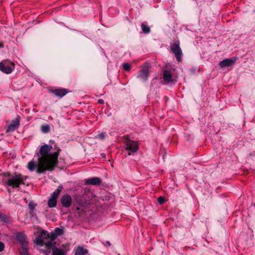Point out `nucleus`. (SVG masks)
Returning a JSON list of instances; mask_svg holds the SVG:
<instances>
[{
  "mask_svg": "<svg viewBox=\"0 0 255 255\" xmlns=\"http://www.w3.org/2000/svg\"><path fill=\"white\" fill-rule=\"evenodd\" d=\"M62 186H59L53 192V193L51 195V197L57 200V199L59 196V193L62 190Z\"/></svg>",
  "mask_w": 255,
  "mask_h": 255,
  "instance_id": "17",
  "label": "nucleus"
},
{
  "mask_svg": "<svg viewBox=\"0 0 255 255\" xmlns=\"http://www.w3.org/2000/svg\"><path fill=\"white\" fill-rule=\"evenodd\" d=\"M52 93L57 96L62 97L67 93L65 89H55L52 91Z\"/></svg>",
  "mask_w": 255,
  "mask_h": 255,
  "instance_id": "13",
  "label": "nucleus"
},
{
  "mask_svg": "<svg viewBox=\"0 0 255 255\" xmlns=\"http://www.w3.org/2000/svg\"><path fill=\"white\" fill-rule=\"evenodd\" d=\"M4 244L2 242H0V252L4 250Z\"/></svg>",
  "mask_w": 255,
  "mask_h": 255,
  "instance_id": "26",
  "label": "nucleus"
},
{
  "mask_svg": "<svg viewBox=\"0 0 255 255\" xmlns=\"http://www.w3.org/2000/svg\"><path fill=\"white\" fill-rule=\"evenodd\" d=\"M106 136V133H101L99 134H98L97 136H96V138H98L100 139H104Z\"/></svg>",
  "mask_w": 255,
  "mask_h": 255,
  "instance_id": "24",
  "label": "nucleus"
},
{
  "mask_svg": "<svg viewBox=\"0 0 255 255\" xmlns=\"http://www.w3.org/2000/svg\"><path fill=\"white\" fill-rule=\"evenodd\" d=\"M57 200L50 197L48 201V205L50 208H53L56 206Z\"/></svg>",
  "mask_w": 255,
  "mask_h": 255,
  "instance_id": "19",
  "label": "nucleus"
},
{
  "mask_svg": "<svg viewBox=\"0 0 255 255\" xmlns=\"http://www.w3.org/2000/svg\"><path fill=\"white\" fill-rule=\"evenodd\" d=\"M3 44H0V47H3Z\"/></svg>",
  "mask_w": 255,
  "mask_h": 255,
  "instance_id": "30",
  "label": "nucleus"
},
{
  "mask_svg": "<svg viewBox=\"0 0 255 255\" xmlns=\"http://www.w3.org/2000/svg\"><path fill=\"white\" fill-rule=\"evenodd\" d=\"M163 79L166 83H170L173 81V78L170 71L165 70L163 73Z\"/></svg>",
  "mask_w": 255,
  "mask_h": 255,
  "instance_id": "11",
  "label": "nucleus"
},
{
  "mask_svg": "<svg viewBox=\"0 0 255 255\" xmlns=\"http://www.w3.org/2000/svg\"><path fill=\"white\" fill-rule=\"evenodd\" d=\"M19 121L18 119H16L13 121L8 127L7 131H12L17 129L19 126Z\"/></svg>",
  "mask_w": 255,
  "mask_h": 255,
  "instance_id": "14",
  "label": "nucleus"
},
{
  "mask_svg": "<svg viewBox=\"0 0 255 255\" xmlns=\"http://www.w3.org/2000/svg\"><path fill=\"white\" fill-rule=\"evenodd\" d=\"M141 29L143 33H148L150 31V27L144 22L141 23Z\"/></svg>",
  "mask_w": 255,
  "mask_h": 255,
  "instance_id": "18",
  "label": "nucleus"
},
{
  "mask_svg": "<svg viewBox=\"0 0 255 255\" xmlns=\"http://www.w3.org/2000/svg\"><path fill=\"white\" fill-rule=\"evenodd\" d=\"M41 130L44 133L48 132L50 130L49 126L47 125L41 126Z\"/></svg>",
  "mask_w": 255,
  "mask_h": 255,
  "instance_id": "22",
  "label": "nucleus"
},
{
  "mask_svg": "<svg viewBox=\"0 0 255 255\" xmlns=\"http://www.w3.org/2000/svg\"><path fill=\"white\" fill-rule=\"evenodd\" d=\"M149 72L148 68H143L138 72L137 78L143 81H145L149 77Z\"/></svg>",
  "mask_w": 255,
  "mask_h": 255,
  "instance_id": "9",
  "label": "nucleus"
},
{
  "mask_svg": "<svg viewBox=\"0 0 255 255\" xmlns=\"http://www.w3.org/2000/svg\"><path fill=\"white\" fill-rule=\"evenodd\" d=\"M53 255H66V251L64 248L54 247L52 249Z\"/></svg>",
  "mask_w": 255,
  "mask_h": 255,
  "instance_id": "16",
  "label": "nucleus"
},
{
  "mask_svg": "<svg viewBox=\"0 0 255 255\" xmlns=\"http://www.w3.org/2000/svg\"><path fill=\"white\" fill-rule=\"evenodd\" d=\"M6 218V217L4 215H2L0 213V222L2 221H5V219Z\"/></svg>",
  "mask_w": 255,
  "mask_h": 255,
  "instance_id": "27",
  "label": "nucleus"
},
{
  "mask_svg": "<svg viewBox=\"0 0 255 255\" xmlns=\"http://www.w3.org/2000/svg\"><path fill=\"white\" fill-rule=\"evenodd\" d=\"M58 236L54 232L49 234L47 231H42L41 234L35 239L34 243L39 246H45L47 249H50L53 242Z\"/></svg>",
  "mask_w": 255,
  "mask_h": 255,
  "instance_id": "3",
  "label": "nucleus"
},
{
  "mask_svg": "<svg viewBox=\"0 0 255 255\" xmlns=\"http://www.w3.org/2000/svg\"><path fill=\"white\" fill-rule=\"evenodd\" d=\"M123 67L126 71H129L131 68L130 65L128 63H124L123 64Z\"/></svg>",
  "mask_w": 255,
  "mask_h": 255,
  "instance_id": "23",
  "label": "nucleus"
},
{
  "mask_svg": "<svg viewBox=\"0 0 255 255\" xmlns=\"http://www.w3.org/2000/svg\"><path fill=\"white\" fill-rule=\"evenodd\" d=\"M14 68V63L8 59L2 60L0 62V70L4 73L10 74Z\"/></svg>",
  "mask_w": 255,
  "mask_h": 255,
  "instance_id": "4",
  "label": "nucleus"
},
{
  "mask_svg": "<svg viewBox=\"0 0 255 255\" xmlns=\"http://www.w3.org/2000/svg\"><path fill=\"white\" fill-rule=\"evenodd\" d=\"M77 210H79V208L77 207Z\"/></svg>",
  "mask_w": 255,
  "mask_h": 255,
  "instance_id": "32",
  "label": "nucleus"
},
{
  "mask_svg": "<svg viewBox=\"0 0 255 255\" xmlns=\"http://www.w3.org/2000/svg\"><path fill=\"white\" fill-rule=\"evenodd\" d=\"M52 147L51 145L44 144L42 146L37 153L39 156L38 162L33 160L29 161L27 164V168L30 171L36 169L38 174L42 173L45 171H52L58 163V157L59 152L57 150L50 152Z\"/></svg>",
  "mask_w": 255,
  "mask_h": 255,
  "instance_id": "1",
  "label": "nucleus"
},
{
  "mask_svg": "<svg viewBox=\"0 0 255 255\" xmlns=\"http://www.w3.org/2000/svg\"><path fill=\"white\" fill-rule=\"evenodd\" d=\"M126 149L131 152H135L138 149V145L136 141L128 140L126 143Z\"/></svg>",
  "mask_w": 255,
  "mask_h": 255,
  "instance_id": "7",
  "label": "nucleus"
},
{
  "mask_svg": "<svg viewBox=\"0 0 255 255\" xmlns=\"http://www.w3.org/2000/svg\"><path fill=\"white\" fill-rule=\"evenodd\" d=\"M72 199L70 195L65 194L62 196L61 202L62 206L66 208L70 207L72 204Z\"/></svg>",
  "mask_w": 255,
  "mask_h": 255,
  "instance_id": "10",
  "label": "nucleus"
},
{
  "mask_svg": "<svg viewBox=\"0 0 255 255\" xmlns=\"http://www.w3.org/2000/svg\"><path fill=\"white\" fill-rule=\"evenodd\" d=\"M29 207H30V208H31V210H33V209L34 208V207H35L34 205V204H31V203H30V204H29Z\"/></svg>",
  "mask_w": 255,
  "mask_h": 255,
  "instance_id": "28",
  "label": "nucleus"
},
{
  "mask_svg": "<svg viewBox=\"0 0 255 255\" xmlns=\"http://www.w3.org/2000/svg\"><path fill=\"white\" fill-rule=\"evenodd\" d=\"M101 182V180L99 177H94L85 180V183L87 185H99Z\"/></svg>",
  "mask_w": 255,
  "mask_h": 255,
  "instance_id": "12",
  "label": "nucleus"
},
{
  "mask_svg": "<svg viewBox=\"0 0 255 255\" xmlns=\"http://www.w3.org/2000/svg\"><path fill=\"white\" fill-rule=\"evenodd\" d=\"M20 255H29L27 247H21V250L20 251Z\"/></svg>",
  "mask_w": 255,
  "mask_h": 255,
  "instance_id": "21",
  "label": "nucleus"
},
{
  "mask_svg": "<svg viewBox=\"0 0 255 255\" xmlns=\"http://www.w3.org/2000/svg\"><path fill=\"white\" fill-rule=\"evenodd\" d=\"M16 239L21 247H27L28 242L26 236L22 233H17L16 235Z\"/></svg>",
  "mask_w": 255,
  "mask_h": 255,
  "instance_id": "8",
  "label": "nucleus"
},
{
  "mask_svg": "<svg viewBox=\"0 0 255 255\" xmlns=\"http://www.w3.org/2000/svg\"><path fill=\"white\" fill-rule=\"evenodd\" d=\"M88 251L83 247H78L75 250V255H86Z\"/></svg>",
  "mask_w": 255,
  "mask_h": 255,
  "instance_id": "15",
  "label": "nucleus"
},
{
  "mask_svg": "<svg viewBox=\"0 0 255 255\" xmlns=\"http://www.w3.org/2000/svg\"><path fill=\"white\" fill-rule=\"evenodd\" d=\"M158 202L160 204H162L165 202V199L163 197L160 196L158 198Z\"/></svg>",
  "mask_w": 255,
  "mask_h": 255,
  "instance_id": "25",
  "label": "nucleus"
},
{
  "mask_svg": "<svg viewBox=\"0 0 255 255\" xmlns=\"http://www.w3.org/2000/svg\"><path fill=\"white\" fill-rule=\"evenodd\" d=\"M238 58L236 57H232L231 58H226L221 61L219 65L222 68L232 66L237 61Z\"/></svg>",
  "mask_w": 255,
  "mask_h": 255,
  "instance_id": "6",
  "label": "nucleus"
},
{
  "mask_svg": "<svg viewBox=\"0 0 255 255\" xmlns=\"http://www.w3.org/2000/svg\"><path fill=\"white\" fill-rule=\"evenodd\" d=\"M3 175L5 177H7V179L2 180V184L4 186L12 187V188H17L20 185H28L26 183V180L28 179V176L23 175L20 173H14V174H10L9 173H4Z\"/></svg>",
  "mask_w": 255,
  "mask_h": 255,
  "instance_id": "2",
  "label": "nucleus"
},
{
  "mask_svg": "<svg viewBox=\"0 0 255 255\" xmlns=\"http://www.w3.org/2000/svg\"><path fill=\"white\" fill-rule=\"evenodd\" d=\"M104 102V100L103 99H100L98 100V103L100 104H103Z\"/></svg>",
  "mask_w": 255,
  "mask_h": 255,
  "instance_id": "29",
  "label": "nucleus"
},
{
  "mask_svg": "<svg viewBox=\"0 0 255 255\" xmlns=\"http://www.w3.org/2000/svg\"><path fill=\"white\" fill-rule=\"evenodd\" d=\"M180 42L179 41H176L171 44V49L174 54L176 60L180 62L182 59V52L179 46Z\"/></svg>",
  "mask_w": 255,
  "mask_h": 255,
  "instance_id": "5",
  "label": "nucleus"
},
{
  "mask_svg": "<svg viewBox=\"0 0 255 255\" xmlns=\"http://www.w3.org/2000/svg\"><path fill=\"white\" fill-rule=\"evenodd\" d=\"M54 232L57 236H60L63 234L64 230L62 228H56Z\"/></svg>",
  "mask_w": 255,
  "mask_h": 255,
  "instance_id": "20",
  "label": "nucleus"
},
{
  "mask_svg": "<svg viewBox=\"0 0 255 255\" xmlns=\"http://www.w3.org/2000/svg\"><path fill=\"white\" fill-rule=\"evenodd\" d=\"M107 243L109 246L111 245L109 242H107Z\"/></svg>",
  "mask_w": 255,
  "mask_h": 255,
  "instance_id": "31",
  "label": "nucleus"
}]
</instances>
